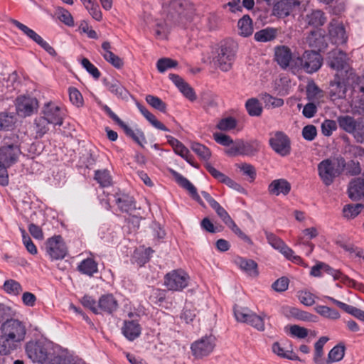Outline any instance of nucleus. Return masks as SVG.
I'll return each mask as SVG.
<instances>
[{"mask_svg":"<svg viewBox=\"0 0 364 364\" xmlns=\"http://www.w3.org/2000/svg\"><path fill=\"white\" fill-rule=\"evenodd\" d=\"M91 16L97 21H101L102 19V14L100 6L96 0H93L91 4L85 6Z\"/></svg>","mask_w":364,"mask_h":364,"instance_id":"63","label":"nucleus"},{"mask_svg":"<svg viewBox=\"0 0 364 364\" xmlns=\"http://www.w3.org/2000/svg\"><path fill=\"white\" fill-rule=\"evenodd\" d=\"M122 333L129 341H133L139 338L141 333V327L137 321L124 320L122 327Z\"/></svg>","mask_w":364,"mask_h":364,"instance_id":"30","label":"nucleus"},{"mask_svg":"<svg viewBox=\"0 0 364 364\" xmlns=\"http://www.w3.org/2000/svg\"><path fill=\"white\" fill-rule=\"evenodd\" d=\"M97 306L99 308V314H105L111 315L117 311L119 308V304L112 294H105L99 298Z\"/></svg>","mask_w":364,"mask_h":364,"instance_id":"25","label":"nucleus"},{"mask_svg":"<svg viewBox=\"0 0 364 364\" xmlns=\"http://www.w3.org/2000/svg\"><path fill=\"white\" fill-rule=\"evenodd\" d=\"M237 124V119L233 117H228L221 119L217 124L216 128L220 131H230L234 129Z\"/></svg>","mask_w":364,"mask_h":364,"instance_id":"55","label":"nucleus"},{"mask_svg":"<svg viewBox=\"0 0 364 364\" xmlns=\"http://www.w3.org/2000/svg\"><path fill=\"white\" fill-rule=\"evenodd\" d=\"M326 299L331 301L333 304H336L338 307L343 310L345 312L353 316L356 318L364 322V311L358 309L353 306L348 305L342 301L336 300V299L326 296H325Z\"/></svg>","mask_w":364,"mask_h":364,"instance_id":"35","label":"nucleus"},{"mask_svg":"<svg viewBox=\"0 0 364 364\" xmlns=\"http://www.w3.org/2000/svg\"><path fill=\"white\" fill-rule=\"evenodd\" d=\"M278 34L277 28L273 27H267L257 31L254 35V39L257 42L267 43L274 41Z\"/></svg>","mask_w":364,"mask_h":364,"instance_id":"39","label":"nucleus"},{"mask_svg":"<svg viewBox=\"0 0 364 364\" xmlns=\"http://www.w3.org/2000/svg\"><path fill=\"white\" fill-rule=\"evenodd\" d=\"M345 346L342 343L336 345L328 353L327 364L341 360L345 355Z\"/></svg>","mask_w":364,"mask_h":364,"instance_id":"48","label":"nucleus"},{"mask_svg":"<svg viewBox=\"0 0 364 364\" xmlns=\"http://www.w3.org/2000/svg\"><path fill=\"white\" fill-rule=\"evenodd\" d=\"M166 139L176 154L180 156L193 167H197L193 161V157L190 154L188 149L182 142L171 135H166Z\"/></svg>","mask_w":364,"mask_h":364,"instance_id":"23","label":"nucleus"},{"mask_svg":"<svg viewBox=\"0 0 364 364\" xmlns=\"http://www.w3.org/2000/svg\"><path fill=\"white\" fill-rule=\"evenodd\" d=\"M306 22L310 26L318 28L325 24L326 16L321 10H313L311 13L306 14Z\"/></svg>","mask_w":364,"mask_h":364,"instance_id":"38","label":"nucleus"},{"mask_svg":"<svg viewBox=\"0 0 364 364\" xmlns=\"http://www.w3.org/2000/svg\"><path fill=\"white\" fill-rule=\"evenodd\" d=\"M8 20L16 27H17L26 37L35 42L50 55L53 57H56L58 55L55 50L33 29L28 28L27 26L23 24L17 20L10 18H9Z\"/></svg>","mask_w":364,"mask_h":364,"instance_id":"14","label":"nucleus"},{"mask_svg":"<svg viewBox=\"0 0 364 364\" xmlns=\"http://www.w3.org/2000/svg\"><path fill=\"white\" fill-rule=\"evenodd\" d=\"M247 112L250 117H259L262 114L263 107L257 98L248 99L245 105Z\"/></svg>","mask_w":364,"mask_h":364,"instance_id":"45","label":"nucleus"},{"mask_svg":"<svg viewBox=\"0 0 364 364\" xmlns=\"http://www.w3.org/2000/svg\"><path fill=\"white\" fill-rule=\"evenodd\" d=\"M328 33L332 43L340 46L346 44L348 37L342 22L332 19L328 27Z\"/></svg>","mask_w":364,"mask_h":364,"instance_id":"18","label":"nucleus"},{"mask_svg":"<svg viewBox=\"0 0 364 364\" xmlns=\"http://www.w3.org/2000/svg\"><path fill=\"white\" fill-rule=\"evenodd\" d=\"M210 207L226 225H228L233 220L228 213L218 202H215Z\"/></svg>","mask_w":364,"mask_h":364,"instance_id":"62","label":"nucleus"},{"mask_svg":"<svg viewBox=\"0 0 364 364\" xmlns=\"http://www.w3.org/2000/svg\"><path fill=\"white\" fill-rule=\"evenodd\" d=\"M301 4L299 0H280L273 7V14L279 18H285L290 15L296 7Z\"/></svg>","mask_w":364,"mask_h":364,"instance_id":"27","label":"nucleus"},{"mask_svg":"<svg viewBox=\"0 0 364 364\" xmlns=\"http://www.w3.org/2000/svg\"><path fill=\"white\" fill-rule=\"evenodd\" d=\"M115 204L122 213H129L136 209V203L134 198L129 194L117 192L114 194Z\"/></svg>","mask_w":364,"mask_h":364,"instance_id":"28","label":"nucleus"},{"mask_svg":"<svg viewBox=\"0 0 364 364\" xmlns=\"http://www.w3.org/2000/svg\"><path fill=\"white\" fill-rule=\"evenodd\" d=\"M349 58L346 53L335 49L328 53L327 64L333 70L336 71H345L348 76H352L353 70L348 64Z\"/></svg>","mask_w":364,"mask_h":364,"instance_id":"12","label":"nucleus"},{"mask_svg":"<svg viewBox=\"0 0 364 364\" xmlns=\"http://www.w3.org/2000/svg\"><path fill=\"white\" fill-rule=\"evenodd\" d=\"M348 196L353 200H359L364 196V179L357 178L351 181L348 189Z\"/></svg>","mask_w":364,"mask_h":364,"instance_id":"36","label":"nucleus"},{"mask_svg":"<svg viewBox=\"0 0 364 364\" xmlns=\"http://www.w3.org/2000/svg\"><path fill=\"white\" fill-rule=\"evenodd\" d=\"M94 178L101 187H108L112 185V176L107 169L95 171Z\"/></svg>","mask_w":364,"mask_h":364,"instance_id":"50","label":"nucleus"},{"mask_svg":"<svg viewBox=\"0 0 364 364\" xmlns=\"http://www.w3.org/2000/svg\"><path fill=\"white\" fill-rule=\"evenodd\" d=\"M315 310L318 314L325 318L338 319L340 317V314L337 310L327 306L318 305L315 308Z\"/></svg>","mask_w":364,"mask_h":364,"instance_id":"57","label":"nucleus"},{"mask_svg":"<svg viewBox=\"0 0 364 364\" xmlns=\"http://www.w3.org/2000/svg\"><path fill=\"white\" fill-rule=\"evenodd\" d=\"M205 168L209 173L218 181L227 185L228 187L237 191L239 193H244L245 191V188L240 184L217 170L210 163H207L205 164Z\"/></svg>","mask_w":364,"mask_h":364,"instance_id":"24","label":"nucleus"},{"mask_svg":"<svg viewBox=\"0 0 364 364\" xmlns=\"http://www.w3.org/2000/svg\"><path fill=\"white\" fill-rule=\"evenodd\" d=\"M291 184L286 179L279 178L273 180L268 186V192L270 195L287 196L291 191Z\"/></svg>","mask_w":364,"mask_h":364,"instance_id":"33","label":"nucleus"},{"mask_svg":"<svg viewBox=\"0 0 364 364\" xmlns=\"http://www.w3.org/2000/svg\"><path fill=\"white\" fill-rule=\"evenodd\" d=\"M191 149L203 161H208L211 157V151L209 148L202 144L193 142L191 144Z\"/></svg>","mask_w":364,"mask_h":364,"instance_id":"52","label":"nucleus"},{"mask_svg":"<svg viewBox=\"0 0 364 364\" xmlns=\"http://www.w3.org/2000/svg\"><path fill=\"white\" fill-rule=\"evenodd\" d=\"M357 120L350 115H341L337 117L340 129L350 134L355 132Z\"/></svg>","mask_w":364,"mask_h":364,"instance_id":"43","label":"nucleus"},{"mask_svg":"<svg viewBox=\"0 0 364 364\" xmlns=\"http://www.w3.org/2000/svg\"><path fill=\"white\" fill-rule=\"evenodd\" d=\"M37 104L38 102L34 98L20 96L16 99V113L22 117L31 116L36 108Z\"/></svg>","mask_w":364,"mask_h":364,"instance_id":"20","label":"nucleus"},{"mask_svg":"<svg viewBox=\"0 0 364 364\" xmlns=\"http://www.w3.org/2000/svg\"><path fill=\"white\" fill-rule=\"evenodd\" d=\"M272 351L281 358L291 360H300L299 358L293 351L291 343L289 341L275 342L272 345Z\"/></svg>","mask_w":364,"mask_h":364,"instance_id":"26","label":"nucleus"},{"mask_svg":"<svg viewBox=\"0 0 364 364\" xmlns=\"http://www.w3.org/2000/svg\"><path fill=\"white\" fill-rule=\"evenodd\" d=\"M306 42L309 47L316 49L317 52L321 51L327 47L324 36L316 31L310 32L306 37Z\"/></svg>","mask_w":364,"mask_h":364,"instance_id":"37","label":"nucleus"},{"mask_svg":"<svg viewBox=\"0 0 364 364\" xmlns=\"http://www.w3.org/2000/svg\"><path fill=\"white\" fill-rule=\"evenodd\" d=\"M218 55L213 61L218 67L224 72L231 69L235 58V50L228 43L222 44L218 50Z\"/></svg>","mask_w":364,"mask_h":364,"instance_id":"16","label":"nucleus"},{"mask_svg":"<svg viewBox=\"0 0 364 364\" xmlns=\"http://www.w3.org/2000/svg\"><path fill=\"white\" fill-rule=\"evenodd\" d=\"M346 166L344 158L340 156L334 159H326L318 164V174L323 183L331 186L336 178L338 177Z\"/></svg>","mask_w":364,"mask_h":364,"instance_id":"3","label":"nucleus"},{"mask_svg":"<svg viewBox=\"0 0 364 364\" xmlns=\"http://www.w3.org/2000/svg\"><path fill=\"white\" fill-rule=\"evenodd\" d=\"M294 66L303 70L306 73L312 74L317 72L323 65V57L319 52L306 50L301 56L294 60Z\"/></svg>","mask_w":364,"mask_h":364,"instance_id":"5","label":"nucleus"},{"mask_svg":"<svg viewBox=\"0 0 364 364\" xmlns=\"http://www.w3.org/2000/svg\"><path fill=\"white\" fill-rule=\"evenodd\" d=\"M20 231L22 235L23 244L26 247L27 251L31 255H36L38 252L37 247L33 242L30 236L23 228H20Z\"/></svg>","mask_w":364,"mask_h":364,"instance_id":"61","label":"nucleus"},{"mask_svg":"<svg viewBox=\"0 0 364 364\" xmlns=\"http://www.w3.org/2000/svg\"><path fill=\"white\" fill-rule=\"evenodd\" d=\"M348 79L336 73L330 82L329 96L332 101L346 97Z\"/></svg>","mask_w":364,"mask_h":364,"instance_id":"19","label":"nucleus"},{"mask_svg":"<svg viewBox=\"0 0 364 364\" xmlns=\"http://www.w3.org/2000/svg\"><path fill=\"white\" fill-rule=\"evenodd\" d=\"M164 12L171 18L187 17L193 14L194 5L188 0H171L163 6Z\"/></svg>","mask_w":364,"mask_h":364,"instance_id":"10","label":"nucleus"},{"mask_svg":"<svg viewBox=\"0 0 364 364\" xmlns=\"http://www.w3.org/2000/svg\"><path fill=\"white\" fill-rule=\"evenodd\" d=\"M289 314L297 320L303 321H316V316L296 307H291L289 309Z\"/></svg>","mask_w":364,"mask_h":364,"instance_id":"53","label":"nucleus"},{"mask_svg":"<svg viewBox=\"0 0 364 364\" xmlns=\"http://www.w3.org/2000/svg\"><path fill=\"white\" fill-rule=\"evenodd\" d=\"M102 108L106 112V114L123 129L124 132L127 136L130 137L141 147L144 146V144H146V139L144 133L141 129H132L127 124H125L107 105H102Z\"/></svg>","mask_w":364,"mask_h":364,"instance_id":"7","label":"nucleus"},{"mask_svg":"<svg viewBox=\"0 0 364 364\" xmlns=\"http://www.w3.org/2000/svg\"><path fill=\"white\" fill-rule=\"evenodd\" d=\"M233 311L237 321L246 323L259 331H264V319L267 316L264 313L257 315L248 308L241 307L237 305L234 306Z\"/></svg>","mask_w":364,"mask_h":364,"instance_id":"6","label":"nucleus"},{"mask_svg":"<svg viewBox=\"0 0 364 364\" xmlns=\"http://www.w3.org/2000/svg\"><path fill=\"white\" fill-rule=\"evenodd\" d=\"M50 124L42 116L36 117L34 120V131L36 139H41L49 130Z\"/></svg>","mask_w":364,"mask_h":364,"instance_id":"47","label":"nucleus"},{"mask_svg":"<svg viewBox=\"0 0 364 364\" xmlns=\"http://www.w3.org/2000/svg\"><path fill=\"white\" fill-rule=\"evenodd\" d=\"M261 144L257 140L245 141L237 140L234 144L225 151L228 156H235L237 155L253 156L260 150Z\"/></svg>","mask_w":364,"mask_h":364,"instance_id":"11","label":"nucleus"},{"mask_svg":"<svg viewBox=\"0 0 364 364\" xmlns=\"http://www.w3.org/2000/svg\"><path fill=\"white\" fill-rule=\"evenodd\" d=\"M269 145L277 154L282 157L287 156L291 152V139L282 131H276L270 134Z\"/></svg>","mask_w":364,"mask_h":364,"instance_id":"9","label":"nucleus"},{"mask_svg":"<svg viewBox=\"0 0 364 364\" xmlns=\"http://www.w3.org/2000/svg\"><path fill=\"white\" fill-rule=\"evenodd\" d=\"M21 154L18 136L11 134V136H4L1 146V168L16 163Z\"/></svg>","mask_w":364,"mask_h":364,"instance_id":"4","label":"nucleus"},{"mask_svg":"<svg viewBox=\"0 0 364 364\" xmlns=\"http://www.w3.org/2000/svg\"><path fill=\"white\" fill-rule=\"evenodd\" d=\"M363 208L364 205L361 203L346 205L343 208V216L348 219L354 218Z\"/></svg>","mask_w":364,"mask_h":364,"instance_id":"54","label":"nucleus"},{"mask_svg":"<svg viewBox=\"0 0 364 364\" xmlns=\"http://www.w3.org/2000/svg\"><path fill=\"white\" fill-rule=\"evenodd\" d=\"M146 101L153 108L161 112L162 113L166 112V104L159 97L154 95H148L146 97Z\"/></svg>","mask_w":364,"mask_h":364,"instance_id":"56","label":"nucleus"},{"mask_svg":"<svg viewBox=\"0 0 364 364\" xmlns=\"http://www.w3.org/2000/svg\"><path fill=\"white\" fill-rule=\"evenodd\" d=\"M41 116L45 118L50 124L58 126L63 124V119L61 115L60 109L52 102L45 104Z\"/></svg>","mask_w":364,"mask_h":364,"instance_id":"21","label":"nucleus"},{"mask_svg":"<svg viewBox=\"0 0 364 364\" xmlns=\"http://www.w3.org/2000/svg\"><path fill=\"white\" fill-rule=\"evenodd\" d=\"M69 98L71 103L77 107H82L84 105V100L80 92L74 87L68 89Z\"/></svg>","mask_w":364,"mask_h":364,"instance_id":"58","label":"nucleus"},{"mask_svg":"<svg viewBox=\"0 0 364 364\" xmlns=\"http://www.w3.org/2000/svg\"><path fill=\"white\" fill-rule=\"evenodd\" d=\"M274 60L282 68H287L291 60L292 52L287 46H277L274 48Z\"/></svg>","mask_w":364,"mask_h":364,"instance_id":"32","label":"nucleus"},{"mask_svg":"<svg viewBox=\"0 0 364 364\" xmlns=\"http://www.w3.org/2000/svg\"><path fill=\"white\" fill-rule=\"evenodd\" d=\"M4 291L10 296H17L23 291L21 284L12 279H6L3 284Z\"/></svg>","mask_w":364,"mask_h":364,"instance_id":"49","label":"nucleus"},{"mask_svg":"<svg viewBox=\"0 0 364 364\" xmlns=\"http://www.w3.org/2000/svg\"><path fill=\"white\" fill-rule=\"evenodd\" d=\"M102 48L103 50L102 55L107 62L110 63L117 69H120L123 67L124 62L122 59L111 51L112 46L109 42H103L102 44Z\"/></svg>","mask_w":364,"mask_h":364,"instance_id":"34","label":"nucleus"},{"mask_svg":"<svg viewBox=\"0 0 364 364\" xmlns=\"http://www.w3.org/2000/svg\"><path fill=\"white\" fill-rule=\"evenodd\" d=\"M103 85L111 93L114 95L118 98L122 100L128 99L129 92L128 90L121 84V82L113 78H104L102 80Z\"/></svg>","mask_w":364,"mask_h":364,"instance_id":"29","label":"nucleus"},{"mask_svg":"<svg viewBox=\"0 0 364 364\" xmlns=\"http://www.w3.org/2000/svg\"><path fill=\"white\" fill-rule=\"evenodd\" d=\"M306 97L311 102L318 101L323 97L322 90L314 81L309 82L306 86Z\"/></svg>","mask_w":364,"mask_h":364,"instance_id":"51","label":"nucleus"},{"mask_svg":"<svg viewBox=\"0 0 364 364\" xmlns=\"http://www.w3.org/2000/svg\"><path fill=\"white\" fill-rule=\"evenodd\" d=\"M57 14L58 19L65 25L69 27L74 26L75 23L73 16L67 9L63 7H58L57 9Z\"/></svg>","mask_w":364,"mask_h":364,"instance_id":"59","label":"nucleus"},{"mask_svg":"<svg viewBox=\"0 0 364 364\" xmlns=\"http://www.w3.org/2000/svg\"><path fill=\"white\" fill-rule=\"evenodd\" d=\"M46 252L52 260L63 259L66 257L68 249L61 235H54L47 240Z\"/></svg>","mask_w":364,"mask_h":364,"instance_id":"17","label":"nucleus"},{"mask_svg":"<svg viewBox=\"0 0 364 364\" xmlns=\"http://www.w3.org/2000/svg\"><path fill=\"white\" fill-rule=\"evenodd\" d=\"M171 174L174 178L176 182L183 189L188 191L193 200L198 202L201 206L204 207L205 204L197 192L196 188L180 173L175 170L170 171Z\"/></svg>","mask_w":364,"mask_h":364,"instance_id":"22","label":"nucleus"},{"mask_svg":"<svg viewBox=\"0 0 364 364\" xmlns=\"http://www.w3.org/2000/svg\"><path fill=\"white\" fill-rule=\"evenodd\" d=\"M77 270L83 274L92 277L98 272V264L93 259L87 258L80 262Z\"/></svg>","mask_w":364,"mask_h":364,"instance_id":"42","label":"nucleus"},{"mask_svg":"<svg viewBox=\"0 0 364 364\" xmlns=\"http://www.w3.org/2000/svg\"><path fill=\"white\" fill-rule=\"evenodd\" d=\"M264 235L269 245L274 250H278L287 259L297 264H301L303 262L301 257L296 255L294 250L280 237L267 230H264Z\"/></svg>","mask_w":364,"mask_h":364,"instance_id":"8","label":"nucleus"},{"mask_svg":"<svg viewBox=\"0 0 364 364\" xmlns=\"http://www.w3.org/2000/svg\"><path fill=\"white\" fill-rule=\"evenodd\" d=\"M215 337L213 335L205 336L196 340L191 345L193 356L201 359L213 353L216 346Z\"/></svg>","mask_w":364,"mask_h":364,"instance_id":"13","label":"nucleus"},{"mask_svg":"<svg viewBox=\"0 0 364 364\" xmlns=\"http://www.w3.org/2000/svg\"><path fill=\"white\" fill-rule=\"evenodd\" d=\"M58 362L55 361L52 364H85L81 359L73 358L63 352L60 357L58 358Z\"/></svg>","mask_w":364,"mask_h":364,"instance_id":"64","label":"nucleus"},{"mask_svg":"<svg viewBox=\"0 0 364 364\" xmlns=\"http://www.w3.org/2000/svg\"><path fill=\"white\" fill-rule=\"evenodd\" d=\"M136 106L141 114L154 128L164 132H169V129L163 123L159 122L144 105L137 103Z\"/></svg>","mask_w":364,"mask_h":364,"instance_id":"40","label":"nucleus"},{"mask_svg":"<svg viewBox=\"0 0 364 364\" xmlns=\"http://www.w3.org/2000/svg\"><path fill=\"white\" fill-rule=\"evenodd\" d=\"M26 328L19 320L1 323V354L9 355L18 348L25 340Z\"/></svg>","mask_w":364,"mask_h":364,"instance_id":"1","label":"nucleus"},{"mask_svg":"<svg viewBox=\"0 0 364 364\" xmlns=\"http://www.w3.org/2000/svg\"><path fill=\"white\" fill-rule=\"evenodd\" d=\"M136 106L141 114L154 128L164 132H169V129L163 123L159 122L144 105L137 103Z\"/></svg>","mask_w":364,"mask_h":364,"instance_id":"41","label":"nucleus"},{"mask_svg":"<svg viewBox=\"0 0 364 364\" xmlns=\"http://www.w3.org/2000/svg\"><path fill=\"white\" fill-rule=\"evenodd\" d=\"M178 65V62L175 60L163 58L158 60L156 63V68L159 73H164L169 68H175Z\"/></svg>","mask_w":364,"mask_h":364,"instance_id":"60","label":"nucleus"},{"mask_svg":"<svg viewBox=\"0 0 364 364\" xmlns=\"http://www.w3.org/2000/svg\"><path fill=\"white\" fill-rule=\"evenodd\" d=\"M239 33L241 36L248 37L253 33L252 20L249 15H244L237 23Z\"/></svg>","mask_w":364,"mask_h":364,"instance_id":"44","label":"nucleus"},{"mask_svg":"<svg viewBox=\"0 0 364 364\" xmlns=\"http://www.w3.org/2000/svg\"><path fill=\"white\" fill-rule=\"evenodd\" d=\"M235 263L247 275L252 277L259 275L258 264L253 259L238 256L235 259Z\"/></svg>","mask_w":364,"mask_h":364,"instance_id":"31","label":"nucleus"},{"mask_svg":"<svg viewBox=\"0 0 364 364\" xmlns=\"http://www.w3.org/2000/svg\"><path fill=\"white\" fill-rule=\"evenodd\" d=\"M26 353L33 362L52 364L58 362L63 351L55 349L53 343L45 339L31 340L25 345Z\"/></svg>","mask_w":364,"mask_h":364,"instance_id":"2","label":"nucleus"},{"mask_svg":"<svg viewBox=\"0 0 364 364\" xmlns=\"http://www.w3.org/2000/svg\"><path fill=\"white\" fill-rule=\"evenodd\" d=\"M18 85L19 81L16 71L8 74L7 77H4L1 81V87L6 89L5 94L12 93L18 88Z\"/></svg>","mask_w":364,"mask_h":364,"instance_id":"46","label":"nucleus"},{"mask_svg":"<svg viewBox=\"0 0 364 364\" xmlns=\"http://www.w3.org/2000/svg\"><path fill=\"white\" fill-rule=\"evenodd\" d=\"M189 276L181 269H174L164 276V285L170 291H181L188 287Z\"/></svg>","mask_w":364,"mask_h":364,"instance_id":"15","label":"nucleus"}]
</instances>
